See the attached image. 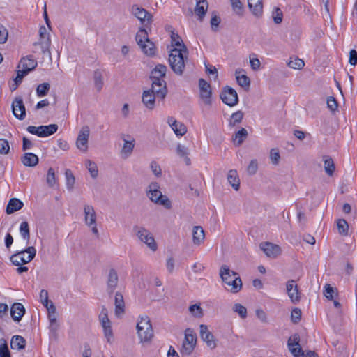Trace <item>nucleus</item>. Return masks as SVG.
<instances>
[{
    "mask_svg": "<svg viewBox=\"0 0 357 357\" xmlns=\"http://www.w3.org/2000/svg\"><path fill=\"white\" fill-rule=\"evenodd\" d=\"M124 141L123 146L121 149V154L124 155L125 158H128L130 156L133 151V149L135 147V139H132V140H126L125 139H123Z\"/></svg>",
    "mask_w": 357,
    "mask_h": 357,
    "instance_id": "nucleus-38",
    "label": "nucleus"
},
{
    "mask_svg": "<svg viewBox=\"0 0 357 357\" xmlns=\"http://www.w3.org/2000/svg\"><path fill=\"white\" fill-rule=\"evenodd\" d=\"M89 134L90 129L88 126H83L78 134L76 146L82 152L87 151Z\"/></svg>",
    "mask_w": 357,
    "mask_h": 357,
    "instance_id": "nucleus-10",
    "label": "nucleus"
},
{
    "mask_svg": "<svg viewBox=\"0 0 357 357\" xmlns=\"http://www.w3.org/2000/svg\"><path fill=\"white\" fill-rule=\"evenodd\" d=\"M243 70H236V79L238 85L245 89H248L250 85V78L245 74H241Z\"/></svg>",
    "mask_w": 357,
    "mask_h": 357,
    "instance_id": "nucleus-33",
    "label": "nucleus"
},
{
    "mask_svg": "<svg viewBox=\"0 0 357 357\" xmlns=\"http://www.w3.org/2000/svg\"><path fill=\"white\" fill-rule=\"evenodd\" d=\"M158 98L165 99L167 94V88L166 82H152L151 89H149Z\"/></svg>",
    "mask_w": 357,
    "mask_h": 357,
    "instance_id": "nucleus-17",
    "label": "nucleus"
},
{
    "mask_svg": "<svg viewBox=\"0 0 357 357\" xmlns=\"http://www.w3.org/2000/svg\"><path fill=\"white\" fill-rule=\"evenodd\" d=\"M36 250L33 246H29L27 248L13 255L10 259L15 266H20L29 263L35 257Z\"/></svg>",
    "mask_w": 357,
    "mask_h": 357,
    "instance_id": "nucleus-6",
    "label": "nucleus"
},
{
    "mask_svg": "<svg viewBox=\"0 0 357 357\" xmlns=\"http://www.w3.org/2000/svg\"><path fill=\"white\" fill-rule=\"evenodd\" d=\"M258 163L257 160H252L248 167L247 171L249 174L253 175L257 172Z\"/></svg>",
    "mask_w": 357,
    "mask_h": 357,
    "instance_id": "nucleus-63",
    "label": "nucleus"
},
{
    "mask_svg": "<svg viewBox=\"0 0 357 357\" xmlns=\"http://www.w3.org/2000/svg\"><path fill=\"white\" fill-rule=\"evenodd\" d=\"M189 311L192 313V314L197 318H200L203 317V310L200 307V305L195 304L192 305L189 307Z\"/></svg>",
    "mask_w": 357,
    "mask_h": 357,
    "instance_id": "nucleus-54",
    "label": "nucleus"
},
{
    "mask_svg": "<svg viewBox=\"0 0 357 357\" xmlns=\"http://www.w3.org/2000/svg\"><path fill=\"white\" fill-rule=\"evenodd\" d=\"M99 321H100V324H105L107 322H109V321H110L108 318L107 310L105 306H103L101 310L100 314L99 315Z\"/></svg>",
    "mask_w": 357,
    "mask_h": 357,
    "instance_id": "nucleus-62",
    "label": "nucleus"
},
{
    "mask_svg": "<svg viewBox=\"0 0 357 357\" xmlns=\"http://www.w3.org/2000/svg\"><path fill=\"white\" fill-rule=\"evenodd\" d=\"M132 14L136 17L142 23L147 22L148 24H151L153 22V15L148 12L146 9L133 5L131 8Z\"/></svg>",
    "mask_w": 357,
    "mask_h": 357,
    "instance_id": "nucleus-13",
    "label": "nucleus"
},
{
    "mask_svg": "<svg viewBox=\"0 0 357 357\" xmlns=\"http://www.w3.org/2000/svg\"><path fill=\"white\" fill-rule=\"evenodd\" d=\"M222 101L229 107H234L238 102L237 92L228 86L224 87L220 94Z\"/></svg>",
    "mask_w": 357,
    "mask_h": 357,
    "instance_id": "nucleus-9",
    "label": "nucleus"
},
{
    "mask_svg": "<svg viewBox=\"0 0 357 357\" xmlns=\"http://www.w3.org/2000/svg\"><path fill=\"white\" fill-rule=\"evenodd\" d=\"M167 66L163 64H158L152 70L150 79L152 82H165L164 78L166 76Z\"/></svg>",
    "mask_w": 357,
    "mask_h": 357,
    "instance_id": "nucleus-19",
    "label": "nucleus"
},
{
    "mask_svg": "<svg viewBox=\"0 0 357 357\" xmlns=\"http://www.w3.org/2000/svg\"><path fill=\"white\" fill-rule=\"evenodd\" d=\"M324 162V169L326 173L330 176H333L335 169V164L333 159L331 158L326 157Z\"/></svg>",
    "mask_w": 357,
    "mask_h": 357,
    "instance_id": "nucleus-43",
    "label": "nucleus"
},
{
    "mask_svg": "<svg viewBox=\"0 0 357 357\" xmlns=\"http://www.w3.org/2000/svg\"><path fill=\"white\" fill-rule=\"evenodd\" d=\"M137 335L141 343H149L154 336L152 324L147 317H141L137 324Z\"/></svg>",
    "mask_w": 357,
    "mask_h": 357,
    "instance_id": "nucleus-4",
    "label": "nucleus"
},
{
    "mask_svg": "<svg viewBox=\"0 0 357 357\" xmlns=\"http://www.w3.org/2000/svg\"><path fill=\"white\" fill-rule=\"evenodd\" d=\"M208 8V3L206 0L197 1L195 8V13L198 16V20L202 21Z\"/></svg>",
    "mask_w": 357,
    "mask_h": 357,
    "instance_id": "nucleus-25",
    "label": "nucleus"
},
{
    "mask_svg": "<svg viewBox=\"0 0 357 357\" xmlns=\"http://www.w3.org/2000/svg\"><path fill=\"white\" fill-rule=\"evenodd\" d=\"M102 327L103 328L105 337L107 338V340L109 343L112 342V339L113 337V331L112 329L111 321L107 322L105 324H101Z\"/></svg>",
    "mask_w": 357,
    "mask_h": 357,
    "instance_id": "nucleus-45",
    "label": "nucleus"
},
{
    "mask_svg": "<svg viewBox=\"0 0 357 357\" xmlns=\"http://www.w3.org/2000/svg\"><path fill=\"white\" fill-rule=\"evenodd\" d=\"M248 135V131L246 129L241 128L238 132H236L234 135V140L236 142L237 146H240L243 141L247 138Z\"/></svg>",
    "mask_w": 357,
    "mask_h": 357,
    "instance_id": "nucleus-42",
    "label": "nucleus"
},
{
    "mask_svg": "<svg viewBox=\"0 0 357 357\" xmlns=\"http://www.w3.org/2000/svg\"><path fill=\"white\" fill-rule=\"evenodd\" d=\"M133 230L138 238L152 250L155 251L158 248L157 243L151 232L143 227L135 226Z\"/></svg>",
    "mask_w": 357,
    "mask_h": 357,
    "instance_id": "nucleus-7",
    "label": "nucleus"
},
{
    "mask_svg": "<svg viewBox=\"0 0 357 357\" xmlns=\"http://www.w3.org/2000/svg\"><path fill=\"white\" fill-rule=\"evenodd\" d=\"M50 89L49 83H43L39 84L36 88V93L39 97H43L46 96Z\"/></svg>",
    "mask_w": 357,
    "mask_h": 357,
    "instance_id": "nucleus-50",
    "label": "nucleus"
},
{
    "mask_svg": "<svg viewBox=\"0 0 357 357\" xmlns=\"http://www.w3.org/2000/svg\"><path fill=\"white\" fill-rule=\"evenodd\" d=\"M248 6L255 16H261L263 13L262 0H248Z\"/></svg>",
    "mask_w": 357,
    "mask_h": 357,
    "instance_id": "nucleus-26",
    "label": "nucleus"
},
{
    "mask_svg": "<svg viewBox=\"0 0 357 357\" xmlns=\"http://www.w3.org/2000/svg\"><path fill=\"white\" fill-rule=\"evenodd\" d=\"M178 40L175 43L176 47L171 50L169 55V63L173 72L177 75H182L184 73L185 63L188 62V50L183 43L182 39L176 35Z\"/></svg>",
    "mask_w": 357,
    "mask_h": 357,
    "instance_id": "nucleus-1",
    "label": "nucleus"
},
{
    "mask_svg": "<svg viewBox=\"0 0 357 357\" xmlns=\"http://www.w3.org/2000/svg\"><path fill=\"white\" fill-rule=\"evenodd\" d=\"M146 196L155 204L163 206L167 209L172 208L171 201L167 196L162 194L160 185L157 182H152L149 185Z\"/></svg>",
    "mask_w": 357,
    "mask_h": 357,
    "instance_id": "nucleus-3",
    "label": "nucleus"
},
{
    "mask_svg": "<svg viewBox=\"0 0 357 357\" xmlns=\"http://www.w3.org/2000/svg\"><path fill=\"white\" fill-rule=\"evenodd\" d=\"M65 176L66 179V186L67 188L71 190L73 188L75 184V176H73L72 172L70 169H66L65 172Z\"/></svg>",
    "mask_w": 357,
    "mask_h": 357,
    "instance_id": "nucleus-51",
    "label": "nucleus"
},
{
    "mask_svg": "<svg viewBox=\"0 0 357 357\" xmlns=\"http://www.w3.org/2000/svg\"><path fill=\"white\" fill-rule=\"evenodd\" d=\"M338 232L340 235L347 236L349 231V225L344 219H339L337 221Z\"/></svg>",
    "mask_w": 357,
    "mask_h": 357,
    "instance_id": "nucleus-44",
    "label": "nucleus"
},
{
    "mask_svg": "<svg viewBox=\"0 0 357 357\" xmlns=\"http://www.w3.org/2000/svg\"><path fill=\"white\" fill-rule=\"evenodd\" d=\"M39 34L40 38V44L41 45L43 53L45 54L46 52H48L50 53V51L48 50L50 45L49 35L47 33V29L44 26H42L40 28Z\"/></svg>",
    "mask_w": 357,
    "mask_h": 357,
    "instance_id": "nucleus-28",
    "label": "nucleus"
},
{
    "mask_svg": "<svg viewBox=\"0 0 357 357\" xmlns=\"http://www.w3.org/2000/svg\"><path fill=\"white\" fill-rule=\"evenodd\" d=\"M13 115L20 120H23L26 116L25 106L21 97L15 98L12 104Z\"/></svg>",
    "mask_w": 357,
    "mask_h": 357,
    "instance_id": "nucleus-14",
    "label": "nucleus"
},
{
    "mask_svg": "<svg viewBox=\"0 0 357 357\" xmlns=\"http://www.w3.org/2000/svg\"><path fill=\"white\" fill-rule=\"evenodd\" d=\"M220 276L224 283L231 286V292L237 293L241 289L242 280L241 278L236 272L231 271L227 265L221 266Z\"/></svg>",
    "mask_w": 357,
    "mask_h": 357,
    "instance_id": "nucleus-2",
    "label": "nucleus"
},
{
    "mask_svg": "<svg viewBox=\"0 0 357 357\" xmlns=\"http://www.w3.org/2000/svg\"><path fill=\"white\" fill-rule=\"evenodd\" d=\"M24 206V204L22 201L17 198H12L6 207V213L8 214H12L14 212L21 209Z\"/></svg>",
    "mask_w": 357,
    "mask_h": 357,
    "instance_id": "nucleus-36",
    "label": "nucleus"
},
{
    "mask_svg": "<svg viewBox=\"0 0 357 357\" xmlns=\"http://www.w3.org/2000/svg\"><path fill=\"white\" fill-rule=\"evenodd\" d=\"M8 36V30L0 24V44H4L7 41Z\"/></svg>",
    "mask_w": 357,
    "mask_h": 357,
    "instance_id": "nucleus-61",
    "label": "nucleus"
},
{
    "mask_svg": "<svg viewBox=\"0 0 357 357\" xmlns=\"http://www.w3.org/2000/svg\"><path fill=\"white\" fill-rule=\"evenodd\" d=\"M205 234L201 226H195L192 229V241L195 245H199L204 242Z\"/></svg>",
    "mask_w": 357,
    "mask_h": 357,
    "instance_id": "nucleus-30",
    "label": "nucleus"
},
{
    "mask_svg": "<svg viewBox=\"0 0 357 357\" xmlns=\"http://www.w3.org/2000/svg\"><path fill=\"white\" fill-rule=\"evenodd\" d=\"M287 292L293 303H297L300 301L299 291L296 281L290 280L287 282Z\"/></svg>",
    "mask_w": 357,
    "mask_h": 357,
    "instance_id": "nucleus-20",
    "label": "nucleus"
},
{
    "mask_svg": "<svg viewBox=\"0 0 357 357\" xmlns=\"http://www.w3.org/2000/svg\"><path fill=\"white\" fill-rule=\"evenodd\" d=\"M231 6L236 14L243 15V7L240 0H231Z\"/></svg>",
    "mask_w": 357,
    "mask_h": 357,
    "instance_id": "nucleus-55",
    "label": "nucleus"
},
{
    "mask_svg": "<svg viewBox=\"0 0 357 357\" xmlns=\"http://www.w3.org/2000/svg\"><path fill=\"white\" fill-rule=\"evenodd\" d=\"M156 98V96L151 92V91H144L142 94V102L149 109L151 110L155 107Z\"/></svg>",
    "mask_w": 357,
    "mask_h": 357,
    "instance_id": "nucleus-29",
    "label": "nucleus"
},
{
    "mask_svg": "<svg viewBox=\"0 0 357 357\" xmlns=\"http://www.w3.org/2000/svg\"><path fill=\"white\" fill-rule=\"evenodd\" d=\"M86 167L90 172L91 177L96 178L98 174V169L96 164L90 160H87L86 161Z\"/></svg>",
    "mask_w": 357,
    "mask_h": 357,
    "instance_id": "nucleus-47",
    "label": "nucleus"
},
{
    "mask_svg": "<svg viewBox=\"0 0 357 357\" xmlns=\"http://www.w3.org/2000/svg\"><path fill=\"white\" fill-rule=\"evenodd\" d=\"M93 81L96 90L99 92L103 87V77L102 72L97 69L93 72Z\"/></svg>",
    "mask_w": 357,
    "mask_h": 357,
    "instance_id": "nucleus-41",
    "label": "nucleus"
},
{
    "mask_svg": "<svg viewBox=\"0 0 357 357\" xmlns=\"http://www.w3.org/2000/svg\"><path fill=\"white\" fill-rule=\"evenodd\" d=\"M287 346L294 357L303 356L304 352L300 347V335L297 333L294 334L287 341Z\"/></svg>",
    "mask_w": 357,
    "mask_h": 357,
    "instance_id": "nucleus-11",
    "label": "nucleus"
},
{
    "mask_svg": "<svg viewBox=\"0 0 357 357\" xmlns=\"http://www.w3.org/2000/svg\"><path fill=\"white\" fill-rule=\"evenodd\" d=\"M301 310L299 308H294L291 314V321L298 324L301 319Z\"/></svg>",
    "mask_w": 357,
    "mask_h": 357,
    "instance_id": "nucleus-58",
    "label": "nucleus"
},
{
    "mask_svg": "<svg viewBox=\"0 0 357 357\" xmlns=\"http://www.w3.org/2000/svg\"><path fill=\"white\" fill-rule=\"evenodd\" d=\"M324 294L326 298L332 301L337 294L335 289L332 287L330 284H326L324 287Z\"/></svg>",
    "mask_w": 357,
    "mask_h": 357,
    "instance_id": "nucleus-52",
    "label": "nucleus"
},
{
    "mask_svg": "<svg viewBox=\"0 0 357 357\" xmlns=\"http://www.w3.org/2000/svg\"><path fill=\"white\" fill-rule=\"evenodd\" d=\"M167 122L176 135L183 136L186 133V126L183 123L178 122L174 117H169Z\"/></svg>",
    "mask_w": 357,
    "mask_h": 357,
    "instance_id": "nucleus-23",
    "label": "nucleus"
},
{
    "mask_svg": "<svg viewBox=\"0 0 357 357\" xmlns=\"http://www.w3.org/2000/svg\"><path fill=\"white\" fill-rule=\"evenodd\" d=\"M244 117V113L241 110H238L233 113L229 121V126L231 128L235 127L240 123Z\"/></svg>",
    "mask_w": 357,
    "mask_h": 357,
    "instance_id": "nucleus-40",
    "label": "nucleus"
},
{
    "mask_svg": "<svg viewBox=\"0 0 357 357\" xmlns=\"http://www.w3.org/2000/svg\"><path fill=\"white\" fill-rule=\"evenodd\" d=\"M220 17L217 15H213V16L211 19V26L213 31H216L218 29V26L220 23Z\"/></svg>",
    "mask_w": 357,
    "mask_h": 357,
    "instance_id": "nucleus-64",
    "label": "nucleus"
},
{
    "mask_svg": "<svg viewBox=\"0 0 357 357\" xmlns=\"http://www.w3.org/2000/svg\"><path fill=\"white\" fill-rule=\"evenodd\" d=\"M233 310L238 313L242 319H245L247 317V309L241 304H235L233 307Z\"/></svg>",
    "mask_w": 357,
    "mask_h": 357,
    "instance_id": "nucleus-56",
    "label": "nucleus"
},
{
    "mask_svg": "<svg viewBox=\"0 0 357 357\" xmlns=\"http://www.w3.org/2000/svg\"><path fill=\"white\" fill-rule=\"evenodd\" d=\"M270 158L273 165L279 163L280 155L278 149H271L270 151Z\"/></svg>",
    "mask_w": 357,
    "mask_h": 357,
    "instance_id": "nucleus-57",
    "label": "nucleus"
},
{
    "mask_svg": "<svg viewBox=\"0 0 357 357\" xmlns=\"http://www.w3.org/2000/svg\"><path fill=\"white\" fill-rule=\"evenodd\" d=\"M25 314V308L20 303H15L10 308V315L12 319L17 322H19L24 314Z\"/></svg>",
    "mask_w": 357,
    "mask_h": 357,
    "instance_id": "nucleus-22",
    "label": "nucleus"
},
{
    "mask_svg": "<svg viewBox=\"0 0 357 357\" xmlns=\"http://www.w3.org/2000/svg\"><path fill=\"white\" fill-rule=\"evenodd\" d=\"M21 160L26 167H34L38 163V157L32 153H26L22 157Z\"/></svg>",
    "mask_w": 357,
    "mask_h": 357,
    "instance_id": "nucleus-35",
    "label": "nucleus"
},
{
    "mask_svg": "<svg viewBox=\"0 0 357 357\" xmlns=\"http://www.w3.org/2000/svg\"><path fill=\"white\" fill-rule=\"evenodd\" d=\"M40 130H42L43 132H40V137H45L54 134L58 130V125L50 124L48 126H40Z\"/></svg>",
    "mask_w": 357,
    "mask_h": 357,
    "instance_id": "nucleus-39",
    "label": "nucleus"
},
{
    "mask_svg": "<svg viewBox=\"0 0 357 357\" xmlns=\"http://www.w3.org/2000/svg\"><path fill=\"white\" fill-rule=\"evenodd\" d=\"M115 314L121 316L125 312V303L121 293L116 292L114 296Z\"/></svg>",
    "mask_w": 357,
    "mask_h": 357,
    "instance_id": "nucleus-27",
    "label": "nucleus"
},
{
    "mask_svg": "<svg viewBox=\"0 0 357 357\" xmlns=\"http://www.w3.org/2000/svg\"><path fill=\"white\" fill-rule=\"evenodd\" d=\"M26 347V340L20 335L13 336L10 341V347L12 349H17L20 351L24 349Z\"/></svg>",
    "mask_w": 357,
    "mask_h": 357,
    "instance_id": "nucleus-34",
    "label": "nucleus"
},
{
    "mask_svg": "<svg viewBox=\"0 0 357 357\" xmlns=\"http://www.w3.org/2000/svg\"><path fill=\"white\" fill-rule=\"evenodd\" d=\"M37 66V61L31 58V56H26L21 59L18 68L26 72L28 74L30 71L33 70Z\"/></svg>",
    "mask_w": 357,
    "mask_h": 357,
    "instance_id": "nucleus-21",
    "label": "nucleus"
},
{
    "mask_svg": "<svg viewBox=\"0 0 357 357\" xmlns=\"http://www.w3.org/2000/svg\"><path fill=\"white\" fill-rule=\"evenodd\" d=\"M227 181L236 191L240 188V178L236 169H231L227 174Z\"/></svg>",
    "mask_w": 357,
    "mask_h": 357,
    "instance_id": "nucleus-31",
    "label": "nucleus"
},
{
    "mask_svg": "<svg viewBox=\"0 0 357 357\" xmlns=\"http://www.w3.org/2000/svg\"><path fill=\"white\" fill-rule=\"evenodd\" d=\"M10 150L9 143L6 139H0V153L8 154Z\"/></svg>",
    "mask_w": 357,
    "mask_h": 357,
    "instance_id": "nucleus-59",
    "label": "nucleus"
},
{
    "mask_svg": "<svg viewBox=\"0 0 357 357\" xmlns=\"http://www.w3.org/2000/svg\"><path fill=\"white\" fill-rule=\"evenodd\" d=\"M288 66L300 70L305 66L304 61L299 58H291V60L287 63Z\"/></svg>",
    "mask_w": 357,
    "mask_h": 357,
    "instance_id": "nucleus-48",
    "label": "nucleus"
},
{
    "mask_svg": "<svg viewBox=\"0 0 357 357\" xmlns=\"http://www.w3.org/2000/svg\"><path fill=\"white\" fill-rule=\"evenodd\" d=\"M40 298L43 299V297H45V300L42 301L43 305L47 308L48 311V314H56V307L52 303V301L48 300V293L46 290L43 289L40 291Z\"/></svg>",
    "mask_w": 357,
    "mask_h": 357,
    "instance_id": "nucleus-32",
    "label": "nucleus"
},
{
    "mask_svg": "<svg viewBox=\"0 0 357 357\" xmlns=\"http://www.w3.org/2000/svg\"><path fill=\"white\" fill-rule=\"evenodd\" d=\"M197 342V336L190 328L185 331V338L180 352L182 356H189L194 350Z\"/></svg>",
    "mask_w": 357,
    "mask_h": 357,
    "instance_id": "nucleus-8",
    "label": "nucleus"
},
{
    "mask_svg": "<svg viewBox=\"0 0 357 357\" xmlns=\"http://www.w3.org/2000/svg\"><path fill=\"white\" fill-rule=\"evenodd\" d=\"M199 88L200 91V98L205 105H211L212 91L210 84L204 79L199 80Z\"/></svg>",
    "mask_w": 357,
    "mask_h": 357,
    "instance_id": "nucleus-12",
    "label": "nucleus"
},
{
    "mask_svg": "<svg viewBox=\"0 0 357 357\" xmlns=\"http://www.w3.org/2000/svg\"><path fill=\"white\" fill-rule=\"evenodd\" d=\"M176 153L180 158H183L186 165H190L191 160L188 157L189 150L186 146L178 144L176 147Z\"/></svg>",
    "mask_w": 357,
    "mask_h": 357,
    "instance_id": "nucleus-37",
    "label": "nucleus"
},
{
    "mask_svg": "<svg viewBox=\"0 0 357 357\" xmlns=\"http://www.w3.org/2000/svg\"><path fill=\"white\" fill-rule=\"evenodd\" d=\"M20 232L22 237L28 243L30 239V231L29 224L27 222H22L21 223L20 227Z\"/></svg>",
    "mask_w": 357,
    "mask_h": 357,
    "instance_id": "nucleus-46",
    "label": "nucleus"
},
{
    "mask_svg": "<svg viewBox=\"0 0 357 357\" xmlns=\"http://www.w3.org/2000/svg\"><path fill=\"white\" fill-rule=\"evenodd\" d=\"M119 282V276L117 271L114 268H110L107 278V291L109 294L114 293L117 287Z\"/></svg>",
    "mask_w": 357,
    "mask_h": 357,
    "instance_id": "nucleus-18",
    "label": "nucleus"
},
{
    "mask_svg": "<svg viewBox=\"0 0 357 357\" xmlns=\"http://www.w3.org/2000/svg\"><path fill=\"white\" fill-rule=\"evenodd\" d=\"M0 357H10V352L6 341L4 339H0Z\"/></svg>",
    "mask_w": 357,
    "mask_h": 357,
    "instance_id": "nucleus-53",
    "label": "nucleus"
},
{
    "mask_svg": "<svg viewBox=\"0 0 357 357\" xmlns=\"http://www.w3.org/2000/svg\"><path fill=\"white\" fill-rule=\"evenodd\" d=\"M282 12L279 8H276L273 13V17L275 24H280L282 22Z\"/></svg>",
    "mask_w": 357,
    "mask_h": 357,
    "instance_id": "nucleus-60",
    "label": "nucleus"
},
{
    "mask_svg": "<svg viewBox=\"0 0 357 357\" xmlns=\"http://www.w3.org/2000/svg\"><path fill=\"white\" fill-rule=\"evenodd\" d=\"M85 223L91 226L96 223V213L94 208L91 205H85L84 208Z\"/></svg>",
    "mask_w": 357,
    "mask_h": 357,
    "instance_id": "nucleus-24",
    "label": "nucleus"
},
{
    "mask_svg": "<svg viewBox=\"0 0 357 357\" xmlns=\"http://www.w3.org/2000/svg\"><path fill=\"white\" fill-rule=\"evenodd\" d=\"M135 40L142 51L147 56H152L155 52V44L149 38L148 33L144 28H140L136 34Z\"/></svg>",
    "mask_w": 357,
    "mask_h": 357,
    "instance_id": "nucleus-5",
    "label": "nucleus"
},
{
    "mask_svg": "<svg viewBox=\"0 0 357 357\" xmlns=\"http://www.w3.org/2000/svg\"><path fill=\"white\" fill-rule=\"evenodd\" d=\"M200 337L202 340L205 342L208 347L214 349L216 347V342L214 335L208 331L206 325L201 324L200 326Z\"/></svg>",
    "mask_w": 357,
    "mask_h": 357,
    "instance_id": "nucleus-16",
    "label": "nucleus"
},
{
    "mask_svg": "<svg viewBox=\"0 0 357 357\" xmlns=\"http://www.w3.org/2000/svg\"><path fill=\"white\" fill-rule=\"evenodd\" d=\"M260 248L267 257L271 258H275L281 254L280 247L270 242L261 243Z\"/></svg>",
    "mask_w": 357,
    "mask_h": 357,
    "instance_id": "nucleus-15",
    "label": "nucleus"
},
{
    "mask_svg": "<svg viewBox=\"0 0 357 357\" xmlns=\"http://www.w3.org/2000/svg\"><path fill=\"white\" fill-rule=\"evenodd\" d=\"M47 183L50 188H53L56 183L54 169L52 167L49 168L47 174Z\"/></svg>",
    "mask_w": 357,
    "mask_h": 357,
    "instance_id": "nucleus-49",
    "label": "nucleus"
}]
</instances>
